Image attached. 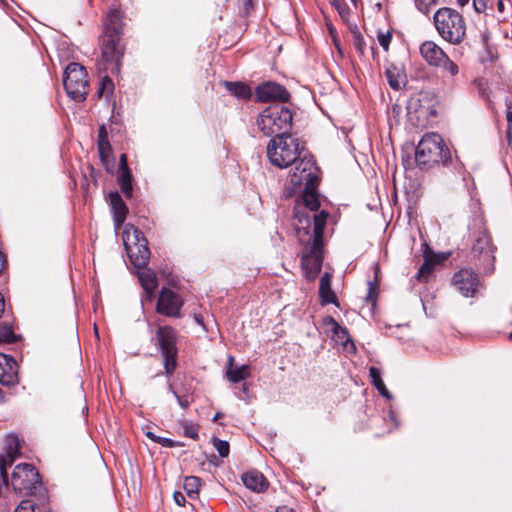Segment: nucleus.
<instances>
[{"label":"nucleus","mask_w":512,"mask_h":512,"mask_svg":"<svg viewBox=\"0 0 512 512\" xmlns=\"http://www.w3.org/2000/svg\"><path fill=\"white\" fill-rule=\"evenodd\" d=\"M379 273H380V266H379V264H377L375 267L374 281H368L367 294L364 298L365 305L363 306V309L367 308L368 313L372 316L374 315L375 308H376V302H377V299L379 296V286H378Z\"/></svg>","instance_id":"23"},{"label":"nucleus","mask_w":512,"mask_h":512,"mask_svg":"<svg viewBox=\"0 0 512 512\" xmlns=\"http://www.w3.org/2000/svg\"><path fill=\"white\" fill-rule=\"evenodd\" d=\"M438 263V259L436 255H434L428 247L424 252V262L420 266L415 278L418 282L426 283L431 277L436 264Z\"/></svg>","instance_id":"24"},{"label":"nucleus","mask_w":512,"mask_h":512,"mask_svg":"<svg viewBox=\"0 0 512 512\" xmlns=\"http://www.w3.org/2000/svg\"><path fill=\"white\" fill-rule=\"evenodd\" d=\"M377 39H378V42L380 44V46H382L384 48V42H385V39H384V32L382 31H378L377 33Z\"/></svg>","instance_id":"48"},{"label":"nucleus","mask_w":512,"mask_h":512,"mask_svg":"<svg viewBox=\"0 0 512 512\" xmlns=\"http://www.w3.org/2000/svg\"><path fill=\"white\" fill-rule=\"evenodd\" d=\"M266 153L269 162L280 169L294 166L288 179L291 183L299 184L303 177L317 170L316 163L305 144L290 134L273 137L267 144Z\"/></svg>","instance_id":"1"},{"label":"nucleus","mask_w":512,"mask_h":512,"mask_svg":"<svg viewBox=\"0 0 512 512\" xmlns=\"http://www.w3.org/2000/svg\"><path fill=\"white\" fill-rule=\"evenodd\" d=\"M108 199L113 212L115 228L119 229L126 219L128 208L118 192H110Z\"/></svg>","instance_id":"20"},{"label":"nucleus","mask_w":512,"mask_h":512,"mask_svg":"<svg viewBox=\"0 0 512 512\" xmlns=\"http://www.w3.org/2000/svg\"><path fill=\"white\" fill-rule=\"evenodd\" d=\"M490 0H473V9L476 13H484L488 9Z\"/></svg>","instance_id":"42"},{"label":"nucleus","mask_w":512,"mask_h":512,"mask_svg":"<svg viewBox=\"0 0 512 512\" xmlns=\"http://www.w3.org/2000/svg\"><path fill=\"white\" fill-rule=\"evenodd\" d=\"M98 151L101 160L104 162L111 155L112 149L108 141L107 131L104 125L98 130Z\"/></svg>","instance_id":"30"},{"label":"nucleus","mask_w":512,"mask_h":512,"mask_svg":"<svg viewBox=\"0 0 512 512\" xmlns=\"http://www.w3.org/2000/svg\"><path fill=\"white\" fill-rule=\"evenodd\" d=\"M391 37H392V35H391L390 31H386V50L388 49L389 43L391 41Z\"/></svg>","instance_id":"52"},{"label":"nucleus","mask_w":512,"mask_h":512,"mask_svg":"<svg viewBox=\"0 0 512 512\" xmlns=\"http://www.w3.org/2000/svg\"><path fill=\"white\" fill-rule=\"evenodd\" d=\"M419 53L430 67L441 69L447 73L452 82L459 75L460 69L458 64L435 41L426 40L421 43Z\"/></svg>","instance_id":"8"},{"label":"nucleus","mask_w":512,"mask_h":512,"mask_svg":"<svg viewBox=\"0 0 512 512\" xmlns=\"http://www.w3.org/2000/svg\"><path fill=\"white\" fill-rule=\"evenodd\" d=\"M242 482L246 488L257 493L265 491L269 485L264 475L257 470H251L244 473L242 475Z\"/></svg>","instance_id":"22"},{"label":"nucleus","mask_w":512,"mask_h":512,"mask_svg":"<svg viewBox=\"0 0 512 512\" xmlns=\"http://www.w3.org/2000/svg\"><path fill=\"white\" fill-rule=\"evenodd\" d=\"M114 90V84L113 81L106 75L103 77L100 83V87L97 91V94L99 97L106 94L107 96L110 95Z\"/></svg>","instance_id":"35"},{"label":"nucleus","mask_w":512,"mask_h":512,"mask_svg":"<svg viewBox=\"0 0 512 512\" xmlns=\"http://www.w3.org/2000/svg\"><path fill=\"white\" fill-rule=\"evenodd\" d=\"M386 78L388 79L390 87L394 90H400L401 88L405 87L407 82L406 73L403 67H395L394 71L386 69Z\"/></svg>","instance_id":"27"},{"label":"nucleus","mask_w":512,"mask_h":512,"mask_svg":"<svg viewBox=\"0 0 512 512\" xmlns=\"http://www.w3.org/2000/svg\"><path fill=\"white\" fill-rule=\"evenodd\" d=\"M169 390L173 393V395L175 396V398L177 399L178 401V404L183 408V409H187L190 404L192 403V399L188 396V395H185V396H180L178 395L173 389H172V386L169 385Z\"/></svg>","instance_id":"41"},{"label":"nucleus","mask_w":512,"mask_h":512,"mask_svg":"<svg viewBox=\"0 0 512 512\" xmlns=\"http://www.w3.org/2000/svg\"><path fill=\"white\" fill-rule=\"evenodd\" d=\"M138 279L143 290L147 294L148 300H150L158 286L156 274L145 265L139 268Z\"/></svg>","instance_id":"25"},{"label":"nucleus","mask_w":512,"mask_h":512,"mask_svg":"<svg viewBox=\"0 0 512 512\" xmlns=\"http://www.w3.org/2000/svg\"><path fill=\"white\" fill-rule=\"evenodd\" d=\"M157 443L163 447H168V448L180 446V444H178L176 441H174L170 438H166V437H159V439H157Z\"/></svg>","instance_id":"43"},{"label":"nucleus","mask_w":512,"mask_h":512,"mask_svg":"<svg viewBox=\"0 0 512 512\" xmlns=\"http://www.w3.org/2000/svg\"><path fill=\"white\" fill-rule=\"evenodd\" d=\"M375 7H376L377 11H380L382 8V4L380 2H376Z\"/></svg>","instance_id":"55"},{"label":"nucleus","mask_w":512,"mask_h":512,"mask_svg":"<svg viewBox=\"0 0 512 512\" xmlns=\"http://www.w3.org/2000/svg\"><path fill=\"white\" fill-rule=\"evenodd\" d=\"M292 120L291 110L281 103H275L258 115L256 126L264 136L280 137L290 134Z\"/></svg>","instance_id":"4"},{"label":"nucleus","mask_w":512,"mask_h":512,"mask_svg":"<svg viewBox=\"0 0 512 512\" xmlns=\"http://www.w3.org/2000/svg\"><path fill=\"white\" fill-rule=\"evenodd\" d=\"M325 324L332 330L336 344L342 345L347 353L356 352V346L351 340L348 330L345 327L339 325V323L332 317L326 318Z\"/></svg>","instance_id":"18"},{"label":"nucleus","mask_w":512,"mask_h":512,"mask_svg":"<svg viewBox=\"0 0 512 512\" xmlns=\"http://www.w3.org/2000/svg\"><path fill=\"white\" fill-rule=\"evenodd\" d=\"M195 319H196V321H197L199 324H202V321H201L200 317H198V316H197Z\"/></svg>","instance_id":"59"},{"label":"nucleus","mask_w":512,"mask_h":512,"mask_svg":"<svg viewBox=\"0 0 512 512\" xmlns=\"http://www.w3.org/2000/svg\"><path fill=\"white\" fill-rule=\"evenodd\" d=\"M451 284L464 297H475L483 287L479 275L471 268H462L455 272Z\"/></svg>","instance_id":"15"},{"label":"nucleus","mask_w":512,"mask_h":512,"mask_svg":"<svg viewBox=\"0 0 512 512\" xmlns=\"http://www.w3.org/2000/svg\"><path fill=\"white\" fill-rule=\"evenodd\" d=\"M17 382L18 374L15 360L0 353V383L2 385L12 386Z\"/></svg>","instance_id":"19"},{"label":"nucleus","mask_w":512,"mask_h":512,"mask_svg":"<svg viewBox=\"0 0 512 512\" xmlns=\"http://www.w3.org/2000/svg\"><path fill=\"white\" fill-rule=\"evenodd\" d=\"M156 340L163 357L165 373L171 376L177 367V333L171 326H159L156 330Z\"/></svg>","instance_id":"11"},{"label":"nucleus","mask_w":512,"mask_h":512,"mask_svg":"<svg viewBox=\"0 0 512 512\" xmlns=\"http://www.w3.org/2000/svg\"><path fill=\"white\" fill-rule=\"evenodd\" d=\"M389 418H390L391 422L394 424L395 428H397L399 426V423H398L397 415L393 410L389 411Z\"/></svg>","instance_id":"46"},{"label":"nucleus","mask_w":512,"mask_h":512,"mask_svg":"<svg viewBox=\"0 0 512 512\" xmlns=\"http://www.w3.org/2000/svg\"><path fill=\"white\" fill-rule=\"evenodd\" d=\"M255 96L260 102L279 100L286 102L289 100V92L276 82H265L259 85L255 90Z\"/></svg>","instance_id":"17"},{"label":"nucleus","mask_w":512,"mask_h":512,"mask_svg":"<svg viewBox=\"0 0 512 512\" xmlns=\"http://www.w3.org/2000/svg\"><path fill=\"white\" fill-rule=\"evenodd\" d=\"M146 436L151 439L152 441L157 443V439H159L160 436L155 435L153 432L148 431L146 432Z\"/></svg>","instance_id":"50"},{"label":"nucleus","mask_w":512,"mask_h":512,"mask_svg":"<svg viewBox=\"0 0 512 512\" xmlns=\"http://www.w3.org/2000/svg\"><path fill=\"white\" fill-rule=\"evenodd\" d=\"M123 29V13L118 9L110 10L104 23V35L118 36L121 38Z\"/></svg>","instance_id":"21"},{"label":"nucleus","mask_w":512,"mask_h":512,"mask_svg":"<svg viewBox=\"0 0 512 512\" xmlns=\"http://www.w3.org/2000/svg\"><path fill=\"white\" fill-rule=\"evenodd\" d=\"M415 5L420 12L427 15L431 8L437 3V0H414Z\"/></svg>","instance_id":"39"},{"label":"nucleus","mask_w":512,"mask_h":512,"mask_svg":"<svg viewBox=\"0 0 512 512\" xmlns=\"http://www.w3.org/2000/svg\"><path fill=\"white\" fill-rule=\"evenodd\" d=\"M337 8H338L340 15L343 16L344 12H345L344 8H342L340 5Z\"/></svg>","instance_id":"56"},{"label":"nucleus","mask_w":512,"mask_h":512,"mask_svg":"<svg viewBox=\"0 0 512 512\" xmlns=\"http://www.w3.org/2000/svg\"><path fill=\"white\" fill-rule=\"evenodd\" d=\"M2 399H3V397H2V391L0 390V403L2 402Z\"/></svg>","instance_id":"60"},{"label":"nucleus","mask_w":512,"mask_h":512,"mask_svg":"<svg viewBox=\"0 0 512 512\" xmlns=\"http://www.w3.org/2000/svg\"><path fill=\"white\" fill-rule=\"evenodd\" d=\"M130 170L127 163L126 154H121L119 159V171Z\"/></svg>","instance_id":"44"},{"label":"nucleus","mask_w":512,"mask_h":512,"mask_svg":"<svg viewBox=\"0 0 512 512\" xmlns=\"http://www.w3.org/2000/svg\"><path fill=\"white\" fill-rule=\"evenodd\" d=\"M201 480L196 476H187L184 479L183 488L190 498H195L199 492Z\"/></svg>","instance_id":"31"},{"label":"nucleus","mask_w":512,"mask_h":512,"mask_svg":"<svg viewBox=\"0 0 512 512\" xmlns=\"http://www.w3.org/2000/svg\"><path fill=\"white\" fill-rule=\"evenodd\" d=\"M15 512H40L36 511L35 503L31 500H23L15 509Z\"/></svg>","instance_id":"40"},{"label":"nucleus","mask_w":512,"mask_h":512,"mask_svg":"<svg viewBox=\"0 0 512 512\" xmlns=\"http://www.w3.org/2000/svg\"><path fill=\"white\" fill-rule=\"evenodd\" d=\"M507 120H508V122H512V112L511 111H509L507 113Z\"/></svg>","instance_id":"57"},{"label":"nucleus","mask_w":512,"mask_h":512,"mask_svg":"<svg viewBox=\"0 0 512 512\" xmlns=\"http://www.w3.org/2000/svg\"><path fill=\"white\" fill-rule=\"evenodd\" d=\"M276 512H294V510L288 506H280L276 509Z\"/></svg>","instance_id":"49"},{"label":"nucleus","mask_w":512,"mask_h":512,"mask_svg":"<svg viewBox=\"0 0 512 512\" xmlns=\"http://www.w3.org/2000/svg\"><path fill=\"white\" fill-rule=\"evenodd\" d=\"M496 246L492 242L488 229L480 224L477 231L472 234L471 260L474 265L483 270L484 274H492L495 269Z\"/></svg>","instance_id":"7"},{"label":"nucleus","mask_w":512,"mask_h":512,"mask_svg":"<svg viewBox=\"0 0 512 512\" xmlns=\"http://www.w3.org/2000/svg\"><path fill=\"white\" fill-rule=\"evenodd\" d=\"M497 9L501 13L504 12L505 5H504L503 0H498V2H497Z\"/></svg>","instance_id":"51"},{"label":"nucleus","mask_w":512,"mask_h":512,"mask_svg":"<svg viewBox=\"0 0 512 512\" xmlns=\"http://www.w3.org/2000/svg\"><path fill=\"white\" fill-rule=\"evenodd\" d=\"M183 303L181 298L170 289H162L157 301L158 313L169 317H180V309Z\"/></svg>","instance_id":"16"},{"label":"nucleus","mask_w":512,"mask_h":512,"mask_svg":"<svg viewBox=\"0 0 512 512\" xmlns=\"http://www.w3.org/2000/svg\"><path fill=\"white\" fill-rule=\"evenodd\" d=\"M130 170L119 171L118 183L121 191L127 196H131L132 192V181H131Z\"/></svg>","instance_id":"32"},{"label":"nucleus","mask_w":512,"mask_h":512,"mask_svg":"<svg viewBox=\"0 0 512 512\" xmlns=\"http://www.w3.org/2000/svg\"><path fill=\"white\" fill-rule=\"evenodd\" d=\"M332 275L329 272H325L319 283V297L322 305L337 304V297L331 288Z\"/></svg>","instance_id":"26"},{"label":"nucleus","mask_w":512,"mask_h":512,"mask_svg":"<svg viewBox=\"0 0 512 512\" xmlns=\"http://www.w3.org/2000/svg\"><path fill=\"white\" fill-rule=\"evenodd\" d=\"M470 0H456V3L460 7H464L469 3Z\"/></svg>","instance_id":"53"},{"label":"nucleus","mask_w":512,"mask_h":512,"mask_svg":"<svg viewBox=\"0 0 512 512\" xmlns=\"http://www.w3.org/2000/svg\"><path fill=\"white\" fill-rule=\"evenodd\" d=\"M328 213L322 212L314 216L312 233L311 218L308 214H298L297 236L304 245L301 257V267L308 280H314L321 270L323 262V232Z\"/></svg>","instance_id":"2"},{"label":"nucleus","mask_w":512,"mask_h":512,"mask_svg":"<svg viewBox=\"0 0 512 512\" xmlns=\"http://www.w3.org/2000/svg\"><path fill=\"white\" fill-rule=\"evenodd\" d=\"M304 179H301L299 184L291 183V179H287L285 183V194L286 197H292L296 193H301V198L304 204V208L308 211H302L301 206L295 208V229L297 230V215L298 214H308L311 218V228L310 231L312 232L313 226H314V216L320 215L322 212L326 213L325 211H321L320 213H317V210L320 206L318 195L316 192V187L318 184V169L315 171H311V175L308 177H303Z\"/></svg>","instance_id":"3"},{"label":"nucleus","mask_w":512,"mask_h":512,"mask_svg":"<svg viewBox=\"0 0 512 512\" xmlns=\"http://www.w3.org/2000/svg\"><path fill=\"white\" fill-rule=\"evenodd\" d=\"M63 84L67 95L77 101L86 99L89 92L88 74L84 66L79 63H70L64 71Z\"/></svg>","instance_id":"10"},{"label":"nucleus","mask_w":512,"mask_h":512,"mask_svg":"<svg viewBox=\"0 0 512 512\" xmlns=\"http://www.w3.org/2000/svg\"><path fill=\"white\" fill-rule=\"evenodd\" d=\"M15 339L13 330L9 324H0V343H10Z\"/></svg>","instance_id":"36"},{"label":"nucleus","mask_w":512,"mask_h":512,"mask_svg":"<svg viewBox=\"0 0 512 512\" xmlns=\"http://www.w3.org/2000/svg\"><path fill=\"white\" fill-rule=\"evenodd\" d=\"M123 243L131 263L141 268L150 258L148 242L143 233L133 225H126L123 232Z\"/></svg>","instance_id":"9"},{"label":"nucleus","mask_w":512,"mask_h":512,"mask_svg":"<svg viewBox=\"0 0 512 512\" xmlns=\"http://www.w3.org/2000/svg\"><path fill=\"white\" fill-rule=\"evenodd\" d=\"M173 498L177 505L183 506L185 504V496L181 492H179V491L174 492Z\"/></svg>","instance_id":"45"},{"label":"nucleus","mask_w":512,"mask_h":512,"mask_svg":"<svg viewBox=\"0 0 512 512\" xmlns=\"http://www.w3.org/2000/svg\"><path fill=\"white\" fill-rule=\"evenodd\" d=\"M369 372L370 377L372 378V383L377 388L379 394L384 396V382L381 378V371L376 367H371Z\"/></svg>","instance_id":"34"},{"label":"nucleus","mask_w":512,"mask_h":512,"mask_svg":"<svg viewBox=\"0 0 512 512\" xmlns=\"http://www.w3.org/2000/svg\"><path fill=\"white\" fill-rule=\"evenodd\" d=\"M223 84L238 99H249L252 95L250 87L242 82L225 81Z\"/></svg>","instance_id":"29"},{"label":"nucleus","mask_w":512,"mask_h":512,"mask_svg":"<svg viewBox=\"0 0 512 512\" xmlns=\"http://www.w3.org/2000/svg\"><path fill=\"white\" fill-rule=\"evenodd\" d=\"M39 482L38 471L29 463L18 464L11 475V485L14 491L23 495L34 493Z\"/></svg>","instance_id":"14"},{"label":"nucleus","mask_w":512,"mask_h":512,"mask_svg":"<svg viewBox=\"0 0 512 512\" xmlns=\"http://www.w3.org/2000/svg\"><path fill=\"white\" fill-rule=\"evenodd\" d=\"M101 62L103 70L112 74L119 73L121 60L124 55V47L118 36L102 35L101 38Z\"/></svg>","instance_id":"13"},{"label":"nucleus","mask_w":512,"mask_h":512,"mask_svg":"<svg viewBox=\"0 0 512 512\" xmlns=\"http://www.w3.org/2000/svg\"><path fill=\"white\" fill-rule=\"evenodd\" d=\"M434 27L439 36L452 45L461 44L466 38V22L457 10L441 7L433 15Z\"/></svg>","instance_id":"5"},{"label":"nucleus","mask_w":512,"mask_h":512,"mask_svg":"<svg viewBox=\"0 0 512 512\" xmlns=\"http://www.w3.org/2000/svg\"><path fill=\"white\" fill-rule=\"evenodd\" d=\"M182 428L184 431V435L192 438L197 439L198 438V426L193 424L192 422L184 421L182 423Z\"/></svg>","instance_id":"38"},{"label":"nucleus","mask_w":512,"mask_h":512,"mask_svg":"<svg viewBox=\"0 0 512 512\" xmlns=\"http://www.w3.org/2000/svg\"><path fill=\"white\" fill-rule=\"evenodd\" d=\"M214 448L217 450L221 457H227L229 455V443L227 441L214 437L212 439Z\"/></svg>","instance_id":"37"},{"label":"nucleus","mask_w":512,"mask_h":512,"mask_svg":"<svg viewBox=\"0 0 512 512\" xmlns=\"http://www.w3.org/2000/svg\"><path fill=\"white\" fill-rule=\"evenodd\" d=\"M233 358L229 359V367L227 369L226 375L229 381L233 383L240 382L245 380L250 376V368L248 365H242L240 367H233Z\"/></svg>","instance_id":"28"},{"label":"nucleus","mask_w":512,"mask_h":512,"mask_svg":"<svg viewBox=\"0 0 512 512\" xmlns=\"http://www.w3.org/2000/svg\"><path fill=\"white\" fill-rule=\"evenodd\" d=\"M450 160V150L438 133H426L415 148V163L420 168L445 165Z\"/></svg>","instance_id":"6"},{"label":"nucleus","mask_w":512,"mask_h":512,"mask_svg":"<svg viewBox=\"0 0 512 512\" xmlns=\"http://www.w3.org/2000/svg\"><path fill=\"white\" fill-rule=\"evenodd\" d=\"M436 104L433 93L421 91L417 99L412 100L408 106L410 120L415 118L418 126H426L437 114Z\"/></svg>","instance_id":"12"},{"label":"nucleus","mask_w":512,"mask_h":512,"mask_svg":"<svg viewBox=\"0 0 512 512\" xmlns=\"http://www.w3.org/2000/svg\"><path fill=\"white\" fill-rule=\"evenodd\" d=\"M223 417V414L221 412H217L214 417H213V421H217L218 419L222 418Z\"/></svg>","instance_id":"54"},{"label":"nucleus","mask_w":512,"mask_h":512,"mask_svg":"<svg viewBox=\"0 0 512 512\" xmlns=\"http://www.w3.org/2000/svg\"><path fill=\"white\" fill-rule=\"evenodd\" d=\"M385 395H386V400H390L392 398V395L390 394V392L387 389H386Z\"/></svg>","instance_id":"58"},{"label":"nucleus","mask_w":512,"mask_h":512,"mask_svg":"<svg viewBox=\"0 0 512 512\" xmlns=\"http://www.w3.org/2000/svg\"><path fill=\"white\" fill-rule=\"evenodd\" d=\"M350 32L352 34V43L355 48V50L360 54H364L365 50V41L363 39L362 34L360 33L357 25H350L349 26Z\"/></svg>","instance_id":"33"},{"label":"nucleus","mask_w":512,"mask_h":512,"mask_svg":"<svg viewBox=\"0 0 512 512\" xmlns=\"http://www.w3.org/2000/svg\"><path fill=\"white\" fill-rule=\"evenodd\" d=\"M5 267H6V259H5V256L0 252V274L3 272Z\"/></svg>","instance_id":"47"}]
</instances>
